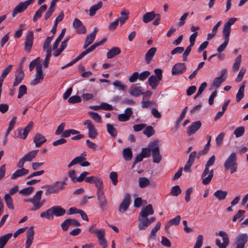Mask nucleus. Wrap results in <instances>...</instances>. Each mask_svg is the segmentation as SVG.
I'll list each match as a JSON object with an SVG mask.
<instances>
[{"label": "nucleus", "mask_w": 248, "mask_h": 248, "mask_svg": "<svg viewBox=\"0 0 248 248\" xmlns=\"http://www.w3.org/2000/svg\"><path fill=\"white\" fill-rule=\"evenodd\" d=\"M182 192V190L178 185L173 186L170 190V194L173 196H177Z\"/></svg>", "instance_id": "obj_51"}, {"label": "nucleus", "mask_w": 248, "mask_h": 248, "mask_svg": "<svg viewBox=\"0 0 248 248\" xmlns=\"http://www.w3.org/2000/svg\"><path fill=\"white\" fill-rule=\"evenodd\" d=\"M154 213V211L152 205L148 204L146 206L142 208L139 214V217L148 218L149 216L152 215Z\"/></svg>", "instance_id": "obj_18"}, {"label": "nucleus", "mask_w": 248, "mask_h": 248, "mask_svg": "<svg viewBox=\"0 0 248 248\" xmlns=\"http://www.w3.org/2000/svg\"><path fill=\"white\" fill-rule=\"evenodd\" d=\"M33 42V32L30 31L28 32L26 37L24 49L26 51L30 52L32 46Z\"/></svg>", "instance_id": "obj_14"}, {"label": "nucleus", "mask_w": 248, "mask_h": 248, "mask_svg": "<svg viewBox=\"0 0 248 248\" xmlns=\"http://www.w3.org/2000/svg\"><path fill=\"white\" fill-rule=\"evenodd\" d=\"M203 243V236L199 235L197 237L196 243L193 248H201Z\"/></svg>", "instance_id": "obj_64"}, {"label": "nucleus", "mask_w": 248, "mask_h": 248, "mask_svg": "<svg viewBox=\"0 0 248 248\" xmlns=\"http://www.w3.org/2000/svg\"><path fill=\"white\" fill-rule=\"evenodd\" d=\"M85 182L89 184H94L97 188V191H103V184L102 180L97 176H91L85 179Z\"/></svg>", "instance_id": "obj_6"}, {"label": "nucleus", "mask_w": 248, "mask_h": 248, "mask_svg": "<svg viewBox=\"0 0 248 248\" xmlns=\"http://www.w3.org/2000/svg\"><path fill=\"white\" fill-rule=\"evenodd\" d=\"M66 213L64 209L61 206L57 205L51 207L45 212H43L40 214V217L47 219H53L54 216L61 217L63 216Z\"/></svg>", "instance_id": "obj_2"}, {"label": "nucleus", "mask_w": 248, "mask_h": 248, "mask_svg": "<svg viewBox=\"0 0 248 248\" xmlns=\"http://www.w3.org/2000/svg\"><path fill=\"white\" fill-rule=\"evenodd\" d=\"M161 227V223L158 222L155 226L152 229L150 235L149 239L155 240L156 237V233L160 229Z\"/></svg>", "instance_id": "obj_45"}, {"label": "nucleus", "mask_w": 248, "mask_h": 248, "mask_svg": "<svg viewBox=\"0 0 248 248\" xmlns=\"http://www.w3.org/2000/svg\"><path fill=\"white\" fill-rule=\"evenodd\" d=\"M150 184V180L145 177H140L139 179V185L140 188H145Z\"/></svg>", "instance_id": "obj_38"}, {"label": "nucleus", "mask_w": 248, "mask_h": 248, "mask_svg": "<svg viewBox=\"0 0 248 248\" xmlns=\"http://www.w3.org/2000/svg\"><path fill=\"white\" fill-rule=\"evenodd\" d=\"M27 87L25 85L20 86L17 98H21L24 94H27Z\"/></svg>", "instance_id": "obj_61"}, {"label": "nucleus", "mask_w": 248, "mask_h": 248, "mask_svg": "<svg viewBox=\"0 0 248 248\" xmlns=\"http://www.w3.org/2000/svg\"><path fill=\"white\" fill-rule=\"evenodd\" d=\"M12 236V233H8L0 237V248H3L5 247Z\"/></svg>", "instance_id": "obj_34"}, {"label": "nucleus", "mask_w": 248, "mask_h": 248, "mask_svg": "<svg viewBox=\"0 0 248 248\" xmlns=\"http://www.w3.org/2000/svg\"><path fill=\"white\" fill-rule=\"evenodd\" d=\"M107 128L108 132L112 137L116 138L117 137V130L112 124H107Z\"/></svg>", "instance_id": "obj_42"}, {"label": "nucleus", "mask_w": 248, "mask_h": 248, "mask_svg": "<svg viewBox=\"0 0 248 248\" xmlns=\"http://www.w3.org/2000/svg\"><path fill=\"white\" fill-rule=\"evenodd\" d=\"M34 0H27L24 2H20L14 9L12 16L15 17L18 13L24 11L28 6L32 4Z\"/></svg>", "instance_id": "obj_8"}, {"label": "nucleus", "mask_w": 248, "mask_h": 248, "mask_svg": "<svg viewBox=\"0 0 248 248\" xmlns=\"http://www.w3.org/2000/svg\"><path fill=\"white\" fill-rule=\"evenodd\" d=\"M34 187L32 186H29L26 188H23L19 191V193L24 195L28 196L31 194L33 191Z\"/></svg>", "instance_id": "obj_53"}, {"label": "nucleus", "mask_w": 248, "mask_h": 248, "mask_svg": "<svg viewBox=\"0 0 248 248\" xmlns=\"http://www.w3.org/2000/svg\"><path fill=\"white\" fill-rule=\"evenodd\" d=\"M4 201L6 202L7 206L11 209H14V205L12 197L9 194H6L4 197Z\"/></svg>", "instance_id": "obj_40"}, {"label": "nucleus", "mask_w": 248, "mask_h": 248, "mask_svg": "<svg viewBox=\"0 0 248 248\" xmlns=\"http://www.w3.org/2000/svg\"><path fill=\"white\" fill-rule=\"evenodd\" d=\"M89 113L93 120L98 123L101 122V117L99 114L93 111H90Z\"/></svg>", "instance_id": "obj_62"}, {"label": "nucleus", "mask_w": 248, "mask_h": 248, "mask_svg": "<svg viewBox=\"0 0 248 248\" xmlns=\"http://www.w3.org/2000/svg\"><path fill=\"white\" fill-rule=\"evenodd\" d=\"M73 27L75 29H78L79 27H81L82 30L81 32L86 33V27L83 25L82 22L79 20L78 18H75L73 23Z\"/></svg>", "instance_id": "obj_37"}, {"label": "nucleus", "mask_w": 248, "mask_h": 248, "mask_svg": "<svg viewBox=\"0 0 248 248\" xmlns=\"http://www.w3.org/2000/svg\"><path fill=\"white\" fill-rule=\"evenodd\" d=\"M53 38V35L52 36L47 37L46 40L45 41L44 45H43V49L44 50H46V52H47L48 50H50V52L51 53V49L50 46H49L51 41L52 40Z\"/></svg>", "instance_id": "obj_44"}, {"label": "nucleus", "mask_w": 248, "mask_h": 248, "mask_svg": "<svg viewBox=\"0 0 248 248\" xmlns=\"http://www.w3.org/2000/svg\"><path fill=\"white\" fill-rule=\"evenodd\" d=\"M142 90V87L137 86V85H133L129 89V92L131 95L137 97L141 94H143Z\"/></svg>", "instance_id": "obj_21"}, {"label": "nucleus", "mask_w": 248, "mask_h": 248, "mask_svg": "<svg viewBox=\"0 0 248 248\" xmlns=\"http://www.w3.org/2000/svg\"><path fill=\"white\" fill-rule=\"evenodd\" d=\"M181 220V216L178 215L176 216V217L172 219H170L168 223L166 224L165 226V228L166 230H168L170 226L171 225H178Z\"/></svg>", "instance_id": "obj_35"}, {"label": "nucleus", "mask_w": 248, "mask_h": 248, "mask_svg": "<svg viewBox=\"0 0 248 248\" xmlns=\"http://www.w3.org/2000/svg\"><path fill=\"white\" fill-rule=\"evenodd\" d=\"M156 47H152L146 53L145 56V60L147 64L149 63L153 58L155 56L156 52Z\"/></svg>", "instance_id": "obj_27"}, {"label": "nucleus", "mask_w": 248, "mask_h": 248, "mask_svg": "<svg viewBox=\"0 0 248 248\" xmlns=\"http://www.w3.org/2000/svg\"><path fill=\"white\" fill-rule=\"evenodd\" d=\"M123 156L125 160H130L132 157V153L130 148H125L123 150Z\"/></svg>", "instance_id": "obj_50"}, {"label": "nucleus", "mask_w": 248, "mask_h": 248, "mask_svg": "<svg viewBox=\"0 0 248 248\" xmlns=\"http://www.w3.org/2000/svg\"><path fill=\"white\" fill-rule=\"evenodd\" d=\"M156 17V14L154 12H147L143 16V21L144 23H147Z\"/></svg>", "instance_id": "obj_32"}, {"label": "nucleus", "mask_w": 248, "mask_h": 248, "mask_svg": "<svg viewBox=\"0 0 248 248\" xmlns=\"http://www.w3.org/2000/svg\"><path fill=\"white\" fill-rule=\"evenodd\" d=\"M161 79H158L156 76L152 75L148 78L149 85L153 89H155Z\"/></svg>", "instance_id": "obj_28"}, {"label": "nucleus", "mask_w": 248, "mask_h": 248, "mask_svg": "<svg viewBox=\"0 0 248 248\" xmlns=\"http://www.w3.org/2000/svg\"><path fill=\"white\" fill-rule=\"evenodd\" d=\"M227 192L222 190H217L214 193V196L218 199V201H222L224 200L227 195Z\"/></svg>", "instance_id": "obj_33"}, {"label": "nucleus", "mask_w": 248, "mask_h": 248, "mask_svg": "<svg viewBox=\"0 0 248 248\" xmlns=\"http://www.w3.org/2000/svg\"><path fill=\"white\" fill-rule=\"evenodd\" d=\"M245 87V83H243L239 88V90L236 94V99L237 102H239L244 97Z\"/></svg>", "instance_id": "obj_43"}, {"label": "nucleus", "mask_w": 248, "mask_h": 248, "mask_svg": "<svg viewBox=\"0 0 248 248\" xmlns=\"http://www.w3.org/2000/svg\"><path fill=\"white\" fill-rule=\"evenodd\" d=\"M46 138L40 133H37L33 138V142H34L36 147L41 146L43 143L46 142Z\"/></svg>", "instance_id": "obj_25"}, {"label": "nucleus", "mask_w": 248, "mask_h": 248, "mask_svg": "<svg viewBox=\"0 0 248 248\" xmlns=\"http://www.w3.org/2000/svg\"><path fill=\"white\" fill-rule=\"evenodd\" d=\"M149 225L147 218L139 216L138 228L140 231L145 230Z\"/></svg>", "instance_id": "obj_22"}, {"label": "nucleus", "mask_w": 248, "mask_h": 248, "mask_svg": "<svg viewBox=\"0 0 248 248\" xmlns=\"http://www.w3.org/2000/svg\"><path fill=\"white\" fill-rule=\"evenodd\" d=\"M121 15L122 17L118 19H119L121 26L124 23L125 21L128 18L129 12L125 9H124L121 12Z\"/></svg>", "instance_id": "obj_46"}, {"label": "nucleus", "mask_w": 248, "mask_h": 248, "mask_svg": "<svg viewBox=\"0 0 248 248\" xmlns=\"http://www.w3.org/2000/svg\"><path fill=\"white\" fill-rule=\"evenodd\" d=\"M68 102L70 104H75L79 103L81 101V99L78 95H74L69 98Z\"/></svg>", "instance_id": "obj_63"}, {"label": "nucleus", "mask_w": 248, "mask_h": 248, "mask_svg": "<svg viewBox=\"0 0 248 248\" xmlns=\"http://www.w3.org/2000/svg\"><path fill=\"white\" fill-rule=\"evenodd\" d=\"M34 235V228L31 226L26 232V241L25 248H30L31 245Z\"/></svg>", "instance_id": "obj_17"}, {"label": "nucleus", "mask_w": 248, "mask_h": 248, "mask_svg": "<svg viewBox=\"0 0 248 248\" xmlns=\"http://www.w3.org/2000/svg\"><path fill=\"white\" fill-rule=\"evenodd\" d=\"M103 3L101 1L98 2L96 4L92 6L89 10V15L90 16H93L96 13V12L102 7Z\"/></svg>", "instance_id": "obj_36"}, {"label": "nucleus", "mask_w": 248, "mask_h": 248, "mask_svg": "<svg viewBox=\"0 0 248 248\" xmlns=\"http://www.w3.org/2000/svg\"><path fill=\"white\" fill-rule=\"evenodd\" d=\"M130 195L129 194H126L122 202L119 205V211L120 213L125 212L128 208L130 204Z\"/></svg>", "instance_id": "obj_13"}, {"label": "nucleus", "mask_w": 248, "mask_h": 248, "mask_svg": "<svg viewBox=\"0 0 248 248\" xmlns=\"http://www.w3.org/2000/svg\"><path fill=\"white\" fill-rule=\"evenodd\" d=\"M95 36L94 34H88L86 37L85 44L83 46L84 48H86L89 45H90L94 40Z\"/></svg>", "instance_id": "obj_41"}, {"label": "nucleus", "mask_w": 248, "mask_h": 248, "mask_svg": "<svg viewBox=\"0 0 248 248\" xmlns=\"http://www.w3.org/2000/svg\"><path fill=\"white\" fill-rule=\"evenodd\" d=\"M242 56L239 55L234 60V62L232 66V70L234 72H236L239 69L240 64L241 63Z\"/></svg>", "instance_id": "obj_48"}, {"label": "nucleus", "mask_w": 248, "mask_h": 248, "mask_svg": "<svg viewBox=\"0 0 248 248\" xmlns=\"http://www.w3.org/2000/svg\"><path fill=\"white\" fill-rule=\"evenodd\" d=\"M38 150H32L24 155L18 161L17 166L18 168L24 167V163L26 161H31L37 155Z\"/></svg>", "instance_id": "obj_5"}, {"label": "nucleus", "mask_w": 248, "mask_h": 248, "mask_svg": "<svg viewBox=\"0 0 248 248\" xmlns=\"http://www.w3.org/2000/svg\"><path fill=\"white\" fill-rule=\"evenodd\" d=\"M245 133V128L243 126L236 128L234 131V134L236 138L242 136Z\"/></svg>", "instance_id": "obj_55"}, {"label": "nucleus", "mask_w": 248, "mask_h": 248, "mask_svg": "<svg viewBox=\"0 0 248 248\" xmlns=\"http://www.w3.org/2000/svg\"><path fill=\"white\" fill-rule=\"evenodd\" d=\"M218 235L222 238L223 243L221 242L220 240L217 239L215 241L216 245L219 248H226L230 242L227 233L223 231H220L218 233Z\"/></svg>", "instance_id": "obj_7"}, {"label": "nucleus", "mask_w": 248, "mask_h": 248, "mask_svg": "<svg viewBox=\"0 0 248 248\" xmlns=\"http://www.w3.org/2000/svg\"><path fill=\"white\" fill-rule=\"evenodd\" d=\"M33 122H31L23 130L19 129L17 131V137L22 139H26L29 133L33 127Z\"/></svg>", "instance_id": "obj_15"}, {"label": "nucleus", "mask_w": 248, "mask_h": 248, "mask_svg": "<svg viewBox=\"0 0 248 248\" xmlns=\"http://www.w3.org/2000/svg\"><path fill=\"white\" fill-rule=\"evenodd\" d=\"M42 188L46 189L45 195L48 196L52 194L58 193L57 190L55 189L53 184L49 185H45L42 187Z\"/></svg>", "instance_id": "obj_31"}, {"label": "nucleus", "mask_w": 248, "mask_h": 248, "mask_svg": "<svg viewBox=\"0 0 248 248\" xmlns=\"http://www.w3.org/2000/svg\"><path fill=\"white\" fill-rule=\"evenodd\" d=\"M202 123L200 121L193 122L187 128V134L190 136L195 133L201 127Z\"/></svg>", "instance_id": "obj_20"}, {"label": "nucleus", "mask_w": 248, "mask_h": 248, "mask_svg": "<svg viewBox=\"0 0 248 248\" xmlns=\"http://www.w3.org/2000/svg\"><path fill=\"white\" fill-rule=\"evenodd\" d=\"M12 67L13 65L10 64L7 67H5L3 69L2 74L0 76V78L4 79L9 74V73L11 71Z\"/></svg>", "instance_id": "obj_60"}, {"label": "nucleus", "mask_w": 248, "mask_h": 248, "mask_svg": "<svg viewBox=\"0 0 248 248\" xmlns=\"http://www.w3.org/2000/svg\"><path fill=\"white\" fill-rule=\"evenodd\" d=\"M224 136L225 134L221 132L216 137V143L217 147H220L222 145Z\"/></svg>", "instance_id": "obj_57"}, {"label": "nucleus", "mask_w": 248, "mask_h": 248, "mask_svg": "<svg viewBox=\"0 0 248 248\" xmlns=\"http://www.w3.org/2000/svg\"><path fill=\"white\" fill-rule=\"evenodd\" d=\"M248 242V234L241 233L236 237V248H245V245Z\"/></svg>", "instance_id": "obj_11"}, {"label": "nucleus", "mask_w": 248, "mask_h": 248, "mask_svg": "<svg viewBox=\"0 0 248 248\" xmlns=\"http://www.w3.org/2000/svg\"><path fill=\"white\" fill-rule=\"evenodd\" d=\"M231 30V27L229 26L226 24H224L223 28V33L224 35L225 39L229 40Z\"/></svg>", "instance_id": "obj_54"}, {"label": "nucleus", "mask_w": 248, "mask_h": 248, "mask_svg": "<svg viewBox=\"0 0 248 248\" xmlns=\"http://www.w3.org/2000/svg\"><path fill=\"white\" fill-rule=\"evenodd\" d=\"M237 166L236 154L235 153H232L224 162V166L226 170H231V173H233L236 171Z\"/></svg>", "instance_id": "obj_3"}, {"label": "nucleus", "mask_w": 248, "mask_h": 248, "mask_svg": "<svg viewBox=\"0 0 248 248\" xmlns=\"http://www.w3.org/2000/svg\"><path fill=\"white\" fill-rule=\"evenodd\" d=\"M143 133L146 135L148 137L152 136L155 133V131L152 126H148L143 130Z\"/></svg>", "instance_id": "obj_52"}, {"label": "nucleus", "mask_w": 248, "mask_h": 248, "mask_svg": "<svg viewBox=\"0 0 248 248\" xmlns=\"http://www.w3.org/2000/svg\"><path fill=\"white\" fill-rule=\"evenodd\" d=\"M151 148L153 162L156 163H159L162 160V156L159 152V148L158 145V141L154 140L151 142L149 145Z\"/></svg>", "instance_id": "obj_4"}, {"label": "nucleus", "mask_w": 248, "mask_h": 248, "mask_svg": "<svg viewBox=\"0 0 248 248\" xmlns=\"http://www.w3.org/2000/svg\"><path fill=\"white\" fill-rule=\"evenodd\" d=\"M226 78H221L217 77L213 81L212 86L215 87L216 88H218L220 87L221 84L226 80Z\"/></svg>", "instance_id": "obj_56"}, {"label": "nucleus", "mask_w": 248, "mask_h": 248, "mask_svg": "<svg viewBox=\"0 0 248 248\" xmlns=\"http://www.w3.org/2000/svg\"><path fill=\"white\" fill-rule=\"evenodd\" d=\"M121 51L120 48L118 47H113L109 49L107 53V57L108 59H112L115 56L119 55Z\"/></svg>", "instance_id": "obj_30"}, {"label": "nucleus", "mask_w": 248, "mask_h": 248, "mask_svg": "<svg viewBox=\"0 0 248 248\" xmlns=\"http://www.w3.org/2000/svg\"><path fill=\"white\" fill-rule=\"evenodd\" d=\"M133 114V110L131 108H127L124 110V112L119 114L118 119L120 122H125L129 120L130 117Z\"/></svg>", "instance_id": "obj_19"}, {"label": "nucleus", "mask_w": 248, "mask_h": 248, "mask_svg": "<svg viewBox=\"0 0 248 248\" xmlns=\"http://www.w3.org/2000/svg\"><path fill=\"white\" fill-rule=\"evenodd\" d=\"M215 161V156L213 155L205 164V169L201 175L202 178H203L202 183L204 185L210 183L213 177V170H210L209 167L214 165Z\"/></svg>", "instance_id": "obj_1"}, {"label": "nucleus", "mask_w": 248, "mask_h": 248, "mask_svg": "<svg viewBox=\"0 0 248 248\" xmlns=\"http://www.w3.org/2000/svg\"><path fill=\"white\" fill-rule=\"evenodd\" d=\"M242 56L239 55L234 60V62L232 66V70L234 72H236L239 69L240 64L241 63Z\"/></svg>", "instance_id": "obj_47"}, {"label": "nucleus", "mask_w": 248, "mask_h": 248, "mask_svg": "<svg viewBox=\"0 0 248 248\" xmlns=\"http://www.w3.org/2000/svg\"><path fill=\"white\" fill-rule=\"evenodd\" d=\"M42 66L41 64L37 65L36 67V75L35 78L31 80V85L35 86V85L40 83L43 79L45 75L42 69Z\"/></svg>", "instance_id": "obj_9"}, {"label": "nucleus", "mask_w": 248, "mask_h": 248, "mask_svg": "<svg viewBox=\"0 0 248 248\" xmlns=\"http://www.w3.org/2000/svg\"><path fill=\"white\" fill-rule=\"evenodd\" d=\"M42 193V190L38 191L32 198L31 203L33 204L32 211H36L42 207V204L41 203Z\"/></svg>", "instance_id": "obj_10"}, {"label": "nucleus", "mask_w": 248, "mask_h": 248, "mask_svg": "<svg viewBox=\"0 0 248 248\" xmlns=\"http://www.w3.org/2000/svg\"><path fill=\"white\" fill-rule=\"evenodd\" d=\"M46 9L47 5L46 4H44L40 7L39 9L36 12L33 16V21L34 22H36L37 20L41 17L42 13L45 12Z\"/></svg>", "instance_id": "obj_29"}, {"label": "nucleus", "mask_w": 248, "mask_h": 248, "mask_svg": "<svg viewBox=\"0 0 248 248\" xmlns=\"http://www.w3.org/2000/svg\"><path fill=\"white\" fill-rule=\"evenodd\" d=\"M24 77V73L21 68L17 70V75H16L15 81L13 83L14 86H16L19 85Z\"/></svg>", "instance_id": "obj_26"}, {"label": "nucleus", "mask_w": 248, "mask_h": 248, "mask_svg": "<svg viewBox=\"0 0 248 248\" xmlns=\"http://www.w3.org/2000/svg\"><path fill=\"white\" fill-rule=\"evenodd\" d=\"M187 108H188L187 107H186L184 108L183 111H182L181 115H180L179 117L178 118V119L176 121V124H175V126L176 127H178V126H179V124L180 123V122L185 118L186 114V113L187 112Z\"/></svg>", "instance_id": "obj_58"}, {"label": "nucleus", "mask_w": 248, "mask_h": 248, "mask_svg": "<svg viewBox=\"0 0 248 248\" xmlns=\"http://www.w3.org/2000/svg\"><path fill=\"white\" fill-rule=\"evenodd\" d=\"M86 160V158L83 156H79L74 158L71 162L68 165V168H71L73 165L77 164H81V162Z\"/></svg>", "instance_id": "obj_39"}, {"label": "nucleus", "mask_w": 248, "mask_h": 248, "mask_svg": "<svg viewBox=\"0 0 248 248\" xmlns=\"http://www.w3.org/2000/svg\"><path fill=\"white\" fill-rule=\"evenodd\" d=\"M16 120V117H14L10 121L9 124V127L7 129V130L6 131L5 137H6L10 133V132L13 129Z\"/></svg>", "instance_id": "obj_59"}, {"label": "nucleus", "mask_w": 248, "mask_h": 248, "mask_svg": "<svg viewBox=\"0 0 248 248\" xmlns=\"http://www.w3.org/2000/svg\"><path fill=\"white\" fill-rule=\"evenodd\" d=\"M186 69V64L184 63H177L174 64L171 70L173 75H178L184 73Z\"/></svg>", "instance_id": "obj_16"}, {"label": "nucleus", "mask_w": 248, "mask_h": 248, "mask_svg": "<svg viewBox=\"0 0 248 248\" xmlns=\"http://www.w3.org/2000/svg\"><path fill=\"white\" fill-rule=\"evenodd\" d=\"M97 200L99 201V205L101 208L104 209L106 206L107 202L103 191H97Z\"/></svg>", "instance_id": "obj_24"}, {"label": "nucleus", "mask_w": 248, "mask_h": 248, "mask_svg": "<svg viewBox=\"0 0 248 248\" xmlns=\"http://www.w3.org/2000/svg\"><path fill=\"white\" fill-rule=\"evenodd\" d=\"M84 124L87 125L89 137L93 139H95L97 136L98 133L92 121L90 120H87L84 122Z\"/></svg>", "instance_id": "obj_12"}, {"label": "nucleus", "mask_w": 248, "mask_h": 248, "mask_svg": "<svg viewBox=\"0 0 248 248\" xmlns=\"http://www.w3.org/2000/svg\"><path fill=\"white\" fill-rule=\"evenodd\" d=\"M20 169L17 170L11 175V179L15 180L18 177L23 176L28 174L29 171L28 169H25L23 167L19 168Z\"/></svg>", "instance_id": "obj_23"}, {"label": "nucleus", "mask_w": 248, "mask_h": 248, "mask_svg": "<svg viewBox=\"0 0 248 248\" xmlns=\"http://www.w3.org/2000/svg\"><path fill=\"white\" fill-rule=\"evenodd\" d=\"M54 186L58 193L64 189V186L66 185L64 181H57L53 183Z\"/></svg>", "instance_id": "obj_49"}]
</instances>
